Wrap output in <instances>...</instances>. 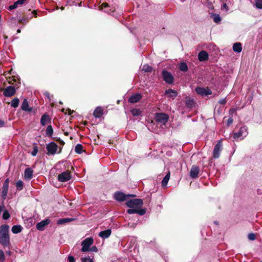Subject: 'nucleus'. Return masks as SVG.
I'll return each mask as SVG.
<instances>
[{
	"mask_svg": "<svg viewBox=\"0 0 262 262\" xmlns=\"http://www.w3.org/2000/svg\"><path fill=\"white\" fill-rule=\"evenodd\" d=\"M21 108L23 111L31 112L32 109L29 108L28 100L25 99L22 103Z\"/></svg>",
	"mask_w": 262,
	"mask_h": 262,
	"instance_id": "4be33fe9",
	"label": "nucleus"
},
{
	"mask_svg": "<svg viewBox=\"0 0 262 262\" xmlns=\"http://www.w3.org/2000/svg\"><path fill=\"white\" fill-rule=\"evenodd\" d=\"M208 58V54L205 51H201L198 55V59L200 61L207 60Z\"/></svg>",
	"mask_w": 262,
	"mask_h": 262,
	"instance_id": "f3484780",
	"label": "nucleus"
},
{
	"mask_svg": "<svg viewBox=\"0 0 262 262\" xmlns=\"http://www.w3.org/2000/svg\"><path fill=\"white\" fill-rule=\"evenodd\" d=\"M46 135L49 137L52 136L53 134V130L51 125L48 126L46 130Z\"/></svg>",
	"mask_w": 262,
	"mask_h": 262,
	"instance_id": "cd10ccee",
	"label": "nucleus"
},
{
	"mask_svg": "<svg viewBox=\"0 0 262 262\" xmlns=\"http://www.w3.org/2000/svg\"><path fill=\"white\" fill-rule=\"evenodd\" d=\"M137 213L139 214L140 215H143L146 213V209H137Z\"/></svg>",
	"mask_w": 262,
	"mask_h": 262,
	"instance_id": "ea45409f",
	"label": "nucleus"
},
{
	"mask_svg": "<svg viewBox=\"0 0 262 262\" xmlns=\"http://www.w3.org/2000/svg\"><path fill=\"white\" fill-rule=\"evenodd\" d=\"M151 70V67L148 64H144L142 67V70L145 72H150Z\"/></svg>",
	"mask_w": 262,
	"mask_h": 262,
	"instance_id": "c9c22d12",
	"label": "nucleus"
},
{
	"mask_svg": "<svg viewBox=\"0 0 262 262\" xmlns=\"http://www.w3.org/2000/svg\"><path fill=\"white\" fill-rule=\"evenodd\" d=\"M16 186L18 190H21L23 189L24 183L21 180H19L16 184Z\"/></svg>",
	"mask_w": 262,
	"mask_h": 262,
	"instance_id": "473e14b6",
	"label": "nucleus"
},
{
	"mask_svg": "<svg viewBox=\"0 0 262 262\" xmlns=\"http://www.w3.org/2000/svg\"><path fill=\"white\" fill-rule=\"evenodd\" d=\"M165 93L168 97L172 98V99L175 98L178 94L177 91L170 89L166 90Z\"/></svg>",
	"mask_w": 262,
	"mask_h": 262,
	"instance_id": "6ab92c4d",
	"label": "nucleus"
},
{
	"mask_svg": "<svg viewBox=\"0 0 262 262\" xmlns=\"http://www.w3.org/2000/svg\"><path fill=\"white\" fill-rule=\"evenodd\" d=\"M75 258L73 256L70 255L68 256V262H75Z\"/></svg>",
	"mask_w": 262,
	"mask_h": 262,
	"instance_id": "de8ad7c7",
	"label": "nucleus"
},
{
	"mask_svg": "<svg viewBox=\"0 0 262 262\" xmlns=\"http://www.w3.org/2000/svg\"><path fill=\"white\" fill-rule=\"evenodd\" d=\"M248 239L251 241H253L255 239V235L254 233H249L248 235Z\"/></svg>",
	"mask_w": 262,
	"mask_h": 262,
	"instance_id": "79ce46f5",
	"label": "nucleus"
},
{
	"mask_svg": "<svg viewBox=\"0 0 262 262\" xmlns=\"http://www.w3.org/2000/svg\"><path fill=\"white\" fill-rule=\"evenodd\" d=\"M170 173L169 171L162 181V185L163 187H165L167 185L170 178Z\"/></svg>",
	"mask_w": 262,
	"mask_h": 262,
	"instance_id": "bb28decb",
	"label": "nucleus"
},
{
	"mask_svg": "<svg viewBox=\"0 0 262 262\" xmlns=\"http://www.w3.org/2000/svg\"><path fill=\"white\" fill-rule=\"evenodd\" d=\"M233 50L235 52L240 53L242 50V44L240 42L234 43L233 46Z\"/></svg>",
	"mask_w": 262,
	"mask_h": 262,
	"instance_id": "b1692460",
	"label": "nucleus"
},
{
	"mask_svg": "<svg viewBox=\"0 0 262 262\" xmlns=\"http://www.w3.org/2000/svg\"><path fill=\"white\" fill-rule=\"evenodd\" d=\"M199 171V167L197 166L193 165L190 169V176L193 179H195L198 177Z\"/></svg>",
	"mask_w": 262,
	"mask_h": 262,
	"instance_id": "4468645a",
	"label": "nucleus"
},
{
	"mask_svg": "<svg viewBox=\"0 0 262 262\" xmlns=\"http://www.w3.org/2000/svg\"><path fill=\"white\" fill-rule=\"evenodd\" d=\"M50 121L49 116L47 114H43L40 119V123L42 126L46 125L48 121Z\"/></svg>",
	"mask_w": 262,
	"mask_h": 262,
	"instance_id": "5701e85b",
	"label": "nucleus"
},
{
	"mask_svg": "<svg viewBox=\"0 0 262 262\" xmlns=\"http://www.w3.org/2000/svg\"><path fill=\"white\" fill-rule=\"evenodd\" d=\"M128 196V195H125L121 192H116L114 194V198L118 201H123L125 200Z\"/></svg>",
	"mask_w": 262,
	"mask_h": 262,
	"instance_id": "2eb2a0df",
	"label": "nucleus"
},
{
	"mask_svg": "<svg viewBox=\"0 0 262 262\" xmlns=\"http://www.w3.org/2000/svg\"><path fill=\"white\" fill-rule=\"evenodd\" d=\"M9 229L8 225L0 226V243L4 247L9 246L10 244Z\"/></svg>",
	"mask_w": 262,
	"mask_h": 262,
	"instance_id": "f257e3e1",
	"label": "nucleus"
},
{
	"mask_svg": "<svg viewBox=\"0 0 262 262\" xmlns=\"http://www.w3.org/2000/svg\"><path fill=\"white\" fill-rule=\"evenodd\" d=\"M143 204L142 200L139 199L131 200L126 202V205L128 207L137 209H140L142 206Z\"/></svg>",
	"mask_w": 262,
	"mask_h": 262,
	"instance_id": "f03ea898",
	"label": "nucleus"
},
{
	"mask_svg": "<svg viewBox=\"0 0 262 262\" xmlns=\"http://www.w3.org/2000/svg\"><path fill=\"white\" fill-rule=\"evenodd\" d=\"M81 262H94L93 258L89 257H82L81 259Z\"/></svg>",
	"mask_w": 262,
	"mask_h": 262,
	"instance_id": "4c0bfd02",
	"label": "nucleus"
},
{
	"mask_svg": "<svg viewBox=\"0 0 262 262\" xmlns=\"http://www.w3.org/2000/svg\"><path fill=\"white\" fill-rule=\"evenodd\" d=\"M18 6V5L16 3V2H15L13 5H10L9 7V10H12L13 9H14L15 8H16Z\"/></svg>",
	"mask_w": 262,
	"mask_h": 262,
	"instance_id": "c03bdc74",
	"label": "nucleus"
},
{
	"mask_svg": "<svg viewBox=\"0 0 262 262\" xmlns=\"http://www.w3.org/2000/svg\"><path fill=\"white\" fill-rule=\"evenodd\" d=\"M222 9L228 11L229 10V7L226 3H224L222 6Z\"/></svg>",
	"mask_w": 262,
	"mask_h": 262,
	"instance_id": "49530a36",
	"label": "nucleus"
},
{
	"mask_svg": "<svg viewBox=\"0 0 262 262\" xmlns=\"http://www.w3.org/2000/svg\"><path fill=\"white\" fill-rule=\"evenodd\" d=\"M89 251L97 252L98 251V249L96 246H94L90 248Z\"/></svg>",
	"mask_w": 262,
	"mask_h": 262,
	"instance_id": "a18cd8bd",
	"label": "nucleus"
},
{
	"mask_svg": "<svg viewBox=\"0 0 262 262\" xmlns=\"http://www.w3.org/2000/svg\"><path fill=\"white\" fill-rule=\"evenodd\" d=\"M74 219L72 218H63L58 220L57 224L58 225H62L67 223L74 221Z\"/></svg>",
	"mask_w": 262,
	"mask_h": 262,
	"instance_id": "393cba45",
	"label": "nucleus"
},
{
	"mask_svg": "<svg viewBox=\"0 0 262 262\" xmlns=\"http://www.w3.org/2000/svg\"><path fill=\"white\" fill-rule=\"evenodd\" d=\"M111 233L112 231L111 229H107L106 230L101 231L99 233V236L103 238H106L111 235Z\"/></svg>",
	"mask_w": 262,
	"mask_h": 262,
	"instance_id": "a211bd4d",
	"label": "nucleus"
},
{
	"mask_svg": "<svg viewBox=\"0 0 262 262\" xmlns=\"http://www.w3.org/2000/svg\"><path fill=\"white\" fill-rule=\"evenodd\" d=\"M26 1V0H18L16 1V3L17 4V5H23L24 4L25 2Z\"/></svg>",
	"mask_w": 262,
	"mask_h": 262,
	"instance_id": "8fccbe9b",
	"label": "nucleus"
},
{
	"mask_svg": "<svg viewBox=\"0 0 262 262\" xmlns=\"http://www.w3.org/2000/svg\"><path fill=\"white\" fill-rule=\"evenodd\" d=\"M255 6L259 9H262V0H255Z\"/></svg>",
	"mask_w": 262,
	"mask_h": 262,
	"instance_id": "f704fd0d",
	"label": "nucleus"
},
{
	"mask_svg": "<svg viewBox=\"0 0 262 262\" xmlns=\"http://www.w3.org/2000/svg\"><path fill=\"white\" fill-rule=\"evenodd\" d=\"M46 148L48 150L47 154L48 155H53L57 152L58 145L54 142H51L47 145Z\"/></svg>",
	"mask_w": 262,
	"mask_h": 262,
	"instance_id": "423d86ee",
	"label": "nucleus"
},
{
	"mask_svg": "<svg viewBox=\"0 0 262 262\" xmlns=\"http://www.w3.org/2000/svg\"><path fill=\"white\" fill-rule=\"evenodd\" d=\"M10 217V213L9 211L7 210H4L3 214V218L4 220H7Z\"/></svg>",
	"mask_w": 262,
	"mask_h": 262,
	"instance_id": "e433bc0d",
	"label": "nucleus"
},
{
	"mask_svg": "<svg viewBox=\"0 0 262 262\" xmlns=\"http://www.w3.org/2000/svg\"><path fill=\"white\" fill-rule=\"evenodd\" d=\"M32 176L33 170L30 168H26L24 173L25 179L29 180L32 178Z\"/></svg>",
	"mask_w": 262,
	"mask_h": 262,
	"instance_id": "412c9836",
	"label": "nucleus"
},
{
	"mask_svg": "<svg viewBox=\"0 0 262 262\" xmlns=\"http://www.w3.org/2000/svg\"><path fill=\"white\" fill-rule=\"evenodd\" d=\"M17 32V33H20V29H18Z\"/></svg>",
	"mask_w": 262,
	"mask_h": 262,
	"instance_id": "bf43d9fd",
	"label": "nucleus"
},
{
	"mask_svg": "<svg viewBox=\"0 0 262 262\" xmlns=\"http://www.w3.org/2000/svg\"><path fill=\"white\" fill-rule=\"evenodd\" d=\"M37 152H38V149H37V146H34L33 147V149L32 151L31 152V155L33 156H35L36 155Z\"/></svg>",
	"mask_w": 262,
	"mask_h": 262,
	"instance_id": "37998d69",
	"label": "nucleus"
},
{
	"mask_svg": "<svg viewBox=\"0 0 262 262\" xmlns=\"http://www.w3.org/2000/svg\"><path fill=\"white\" fill-rule=\"evenodd\" d=\"M195 91L198 94L201 95L203 96L211 94V92L210 90L208 89H205L203 88H196Z\"/></svg>",
	"mask_w": 262,
	"mask_h": 262,
	"instance_id": "f8f14e48",
	"label": "nucleus"
},
{
	"mask_svg": "<svg viewBox=\"0 0 262 262\" xmlns=\"http://www.w3.org/2000/svg\"><path fill=\"white\" fill-rule=\"evenodd\" d=\"M233 120L232 117H230L228 119L227 121V125H230L233 123Z\"/></svg>",
	"mask_w": 262,
	"mask_h": 262,
	"instance_id": "09e8293b",
	"label": "nucleus"
},
{
	"mask_svg": "<svg viewBox=\"0 0 262 262\" xmlns=\"http://www.w3.org/2000/svg\"><path fill=\"white\" fill-rule=\"evenodd\" d=\"M22 227L20 225H14L12 227V232L14 234H17L21 231Z\"/></svg>",
	"mask_w": 262,
	"mask_h": 262,
	"instance_id": "a878e982",
	"label": "nucleus"
},
{
	"mask_svg": "<svg viewBox=\"0 0 262 262\" xmlns=\"http://www.w3.org/2000/svg\"><path fill=\"white\" fill-rule=\"evenodd\" d=\"M227 101L225 99H221L219 101V103L221 104H225L226 103Z\"/></svg>",
	"mask_w": 262,
	"mask_h": 262,
	"instance_id": "3c124183",
	"label": "nucleus"
},
{
	"mask_svg": "<svg viewBox=\"0 0 262 262\" xmlns=\"http://www.w3.org/2000/svg\"><path fill=\"white\" fill-rule=\"evenodd\" d=\"M156 120L162 124H165L168 118V116L164 113L157 114L156 115Z\"/></svg>",
	"mask_w": 262,
	"mask_h": 262,
	"instance_id": "9b49d317",
	"label": "nucleus"
},
{
	"mask_svg": "<svg viewBox=\"0 0 262 262\" xmlns=\"http://www.w3.org/2000/svg\"><path fill=\"white\" fill-rule=\"evenodd\" d=\"M50 220L49 219H46L36 224V229L39 231H42L44 230L46 226L50 223Z\"/></svg>",
	"mask_w": 262,
	"mask_h": 262,
	"instance_id": "ddd939ff",
	"label": "nucleus"
},
{
	"mask_svg": "<svg viewBox=\"0 0 262 262\" xmlns=\"http://www.w3.org/2000/svg\"><path fill=\"white\" fill-rule=\"evenodd\" d=\"M93 243L94 240L92 237H88L84 239L81 243V251L84 252L89 251L90 247Z\"/></svg>",
	"mask_w": 262,
	"mask_h": 262,
	"instance_id": "20e7f679",
	"label": "nucleus"
},
{
	"mask_svg": "<svg viewBox=\"0 0 262 262\" xmlns=\"http://www.w3.org/2000/svg\"><path fill=\"white\" fill-rule=\"evenodd\" d=\"M5 122L2 120H0V127L4 126Z\"/></svg>",
	"mask_w": 262,
	"mask_h": 262,
	"instance_id": "864d4df0",
	"label": "nucleus"
},
{
	"mask_svg": "<svg viewBox=\"0 0 262 262\" xmlns=\"http://www.w3.org/2000/svg\"><path fill=\"white\" fill-rule=\"evenodd\" d=\"M248 135L247 127L244 126L241 127L239 130L233 135V138L235 140L243 139Z\"/></svg>",
	"mask_w": 262,
	"mask_h": 262,
	"instance_id": "7ed1b4c3",
	"label": "nucleus"
},
{
	"mask_svg": "<svg viewBox=\"0 0 262 262\" xmlns=\"http://www.w3.org/2000/svg\"><path fill=\"white\" fill-rule=\"evenodd\" d=\"M108 7V5H107V4H106V3H103V4H102V5H101V8H102V9H103V8H107Z\"/></svg>",
	"mask_w": 262,
	"mask_h": 262,
	"instance_id": "603ef678",
	"label": "nucleus"
},
{
	"mask_svg": "<svg viewBox=\"0 0 262 262\" xmlns=\"http://www.w3.org/2000/svg\"><path fill=\"white\" fill-rule=\"evenodd\" d=\"M213 21L216 23H219L221 20V18L219 14H213L212 15Z\"/></svg>",
	"mask_w": 262,
	"mask_h": 262,
	"instance_id": "2f4dec72",
	"label": "nucleus"
},
{
	"mask_svg": "<svg viewBox=\"0 0 262 262\" xmlns=\"http://www.w3.org/2000/svg\"><path fill=\"white\" fill-rule=\"evenodd\" d=\"M83 151V147L81 144H77L75 147V151L77 154H81Z\"/></svg>",
	"mask_w": 262,
	"mask_h": 262,
	"instance_id": "7c9ffc66",
	"label": "nucleus"
},
{
	"mask_svg": "<svg viewBox=\"0 0 262 262\" xmlns=\"http://www.w3.org/2000/svg\"><path fill=\"white\" fill-rule=\"evenodd\" d=\"M193 103V101L192 100H188V101H187V104L188 105H191V103Z\"/></svg>",
	"mask_w": 262,
	"mask_h": 262,
	"instance_id": "5fc2aeb1",
	"label": "nucleus"
},
{
	"mask_svg": "<svg viewBox=\"0 0 262 262\" xmlns=\"http://www.w3.org/2000/svg\"><path fill=\"white\" fill-rule=\"evenodd\" d=\"M163 80L168 84H171L173 82L174 78L172 74L165 70H163L162 73Z\"/></svg>",
	"mask_w": 262,
	"mask_h": 262,
	"instance_id": "0eeeda50",
	"label": "nucleus"
},
{
	"mask_svg": "<svg viewBox=\"0 0 262 262\" xmlns=\"http://www.w3.org/2000/svg\"><path fill=\"white\" fill-rule=\"evenodd\" d=\"M137 208H130L127 210V212L129 214L137 213Z\"/></svg>",
	"mask_w": 262,
	"mask_h": 262,
	"instance_id": "a19ab883",
	"label": "nucleus"
},
{
	"mask_svg": "<svg viewBox=\"0 0 262 262\" xmlns=\"http://www.w3.org/2000/svg\"><path fill=\"white\" fill-rule=\"evenodd\" d=\"M103 109L101 107H97L94 111L93 115L95 118H100L103 115Z\"/></svg>",
	"mask_w": 262,
	"mask_h": 262,
	"instance_id": "aec40b11",
	"label": "nucleus"
},
{
	"mask_svg": "<svg viewBox=\"0 0 262 262\" xmlns=\"http://www.w3.org/2000/svg\"><path fill=\"white\" fill-rule=\"evenodd\" d=\"M16 93V90L14 86H9L4 90L3 94L7 97L13 96Z\"/></svg>",
	"mask_w": 262,
	"mask_h": 262,
	"instance_id": "9d476101",
	"label": "nucleus"
},
{
	"mask_svg": "<svg viewBox=\"0 0 262 262\" xmlns=\"http://www.w3.org/2000/svg\"><path fill=\"white\" fill-rule=\"evenodd\" d=\"M9 179H7L3 184L2 188V197L3 200H5L8 194L9 188Z\"/></svg>",
	"mask_w": 262,
	"mask_h": 262,
	"instance_id": "1a4fd4ad",
	"label": "nucleus"
},
{
	"mask_svg": "<svg viewBox=\"0 0 262 262\" xmlns=\"http://www.w3.org/2000/svg\"><path fill=\"white\" fill-rule=\"evenodd\" d=\"M71 179V172L69 171H64L58 176V180L60 182H67Z\"/></svg>",
	"mask_w": 262,
	"mask_h": 262,
	"instance_id": "6e6552de",
	"label": "nucleus"
},
{
	"mask_svg": "<svg viewBox=\"0 0 262 262\" xmlns=\"http://www.w3.org/2000/svg\"><path fill=\"white\" fill-rule=\"evenodd\" d=\"M33 13L35 14V17H37V16H36V14H36V12H35V11H34L33 12Z\"/></svg>",
	"mask_w": 262,
	"mask_h": 262,
	"instance_id": "13d9d810",
	"label": "nucleus"
},
{
	"mask_svg": "<svg viewBox=\"0 0 262 262\" xmlns=\"http://www.w3.org/2000/svg\"><path fill=\"white\" fill-rule=\"evenodd\" d=\"M5 260L4 252L3 250H0V261L4 262Z\"/></svg>",
	"mask_w": 262,
	"mask_h": 262,
	"instance_id": "58836bf2",
	"label": "nucleus"
},
{
	"mask_svg": "<svg viewBox=\"0 0 262 262\" xmlns=\"http://www.w3.org/2000/svg\"><path fill=\"white\" fill-rule=\"evenodd\" d=\"M104 11L105 12L108 13H111V12H110V11H109L108 10H107V9H104Z\"/></svg>",
	"mask_w": 262,
	"mask_h": 262,
	"instance_id": "6e6d98bb",
	"label": "nucleus"
},
{
	"mask_svg": "<svg viewBox=\"0 0 262 262\" xmlns=\"http://www.w3.org/2000/svg\"><path fill=\"white\" fill-rule=\"evenodd\" d=\"M180 70L182 72H186L188 70V67L186 63L182 62L180 64Z\"/></svg>",
	"mask_w": 262,
	"mask_h": 262,
	"instance_id": "c756f323",
	"label": "nucleus"
},
{
	"mask_svg": "<svg viewBox=\"0 0 262 262\" xmlns=\"http://www.w3.org/2000/svg\"><path fill=\"white\" fill-rule=\"evenodd\" d=\"M19 103V99L17 98H15L11 101V105L12 107L16 108L18 106Z\"/></svg>",
	"mask_w": 262,
	"mask_h": 262,
	"instance_id": "c85d7f7f",
	"label": "nucleus"
},
{
	"mask_svg": "<svg viewBox=\"0 0 262 262\" xmlns=\"http://www.w3.org/2000/svg\"><path fill=\"white\" fill-rule=\"evenodd\" d=\"M132 114L134 116H138L141 114V112L138 109H133L131 111Z\"/></svg>",
	"mask_w": 262,
	"mask_h": 262,
	"instance_id": "72a5a7b5",
	"label": "nucleus"
},
{
	"mask_svg": "<svg viewBox=\"0 0 262 262\" xmlns=\"http://www.w3.org/2000/svg\"><path fill=\"white\" fill-rule=\"evenodd\" d=\"M223 145L221 140L217 141L213 151V157L215 159L219 158L220 156V152L222 150Z\"/></svg>",
	"mask_w": 262,
	"mask_h": 262,
	"instance_id": "39448f33",
	"label": "nucleus"
},
{
	"mask_svg": "<svg viewBox=\"0 0 262 262\" xmlns=\"http://www.w3.org/2000/svg\"><path fill=\"white\" fill-rule=\"evenodd\" d=\"M45 95L47 97H48V98L49 97V93H47H47H46L45 94Z\"/></svg>",
	"mask_w": 262,
	"mask_h": 262,
	"instance_id": "4d7b16f0",
	"label": "nucleus"
},
{
	"mask_svg": "<svg viewBox=\"0 0 262 262\" xmlns=\"http://www.w3.org/2000/svg\"><path fill=\"white\" fill-rule=\"evenodd\" d=\"M141 95L139 93H137L130 96L128 101L132 103H135L138 102L141 99Z\"/></svg>",
	"mask_w": 262,
	"mask_h": 262,
	"instance_id": "dca6fc26",
	"label": "nucleus"
}]
</instances>
